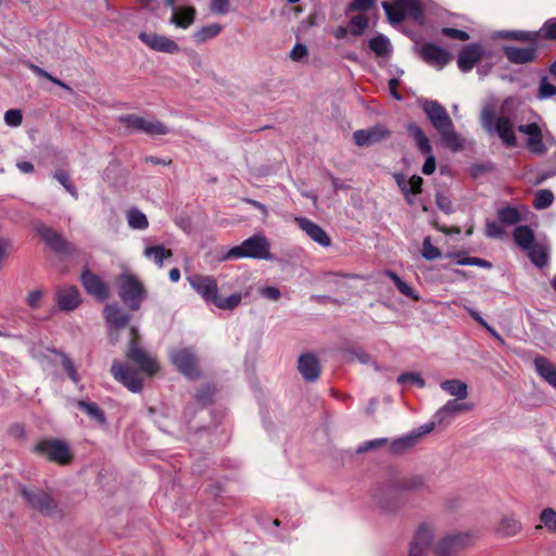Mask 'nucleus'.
<instances>
[{"mask_svg":"<svg viewBox=\"0 0 556 556\" xmlns=\"http://www.w3.org/2000/svg\"><path fill=\"white\" fill-rule=\"evenodd\" d=\"M351 33L355 36H359L368 26V17L364 14L354 15L351 21Z\"/></svg>","mask_w":556,"mask_h":556,"instance_id":"49","label":"nucleus"},{"mask_svg":"<svg viewBox=\"0 0 556 556\" xmlns=\"http://www.w3.org/2000/svg\"><path fill=\"white\" fill-rule=\"evenodd\" d=\"M422 433H410L395 439L390 443V452L395 455L403 454L413 448L419 441Z\"/></svg>","mask_w":556,"mask_h":556,"instance_id":"30","label":"nucleus"},{"mask_svg":"<svg viewBox=\"0 0 556 556\" xmlns=\"http://www.w3.org/2000/svg\"><path fill=\"white\" fill-rule=\"evenodd\" d=\"M440 387L450 395L455 396V400H465L468 397V387L462 380H444L441 382Z\"/></svg>","mask_w":556,"mask_h":556,"instance_id":"32","label":"nucleus"},{"mask_svg":"<svg viewBox=\"0 0 556 556\" xmlns=\"http://www.w3.org/2000/svg\"><path fill=\"white\" fill-rule=\"evenodd\" d=\"M455 256L457 257L456 264H458V265H475V266H480V267H485V268H490L492 266L491 263H489L488 261H485L483 258L471 257V256L460 257L458 254Z\"/></svg>","mask_w":556,"mask_h":556,"instance_id":"55","label":"nucleus"},{"mask_svg":"<svg viewBox=\"0 0 556 556\" xmlns=\"http://www.w3.org/2000/svg\"><path fill=\"white\" fill-rule=\"evenodd\" d=\"M77 407L84 410L90 418L94 419L99 424L105 422L104 413L96 403L80 400L77 401Z\"/></svg>","mask_w":556,"mask_h":556,"instance_id":"39","label":"nucleus"},{"mask_svg":"<svg viewBox=\"0 0 556 556\" xmlns=\"http://www.w3.org/2000/svg\"><path fill=\"white\" fill-rule=\"evenodd\" d=\"M504 229L500 224L493 220H488L485 225V235L489 238L497 239L504 236Z\"/></svg>","mask_w":556,"mask_h":556,"instance_id":"59","label":"nucleus"},{"mask_svg":"<svg viewBox=\"0 0 556 556\" xmlns=\"http://www.w3.org/2000/svg\"><path fill=\"white\" fill-rule=\"evenodd\" d=\"M493 132L497 134L506 147L514 148L517 146L514 122L510 117L504 115L496 117L495 124L493 126Z\"/></svg>","mask_w":556,"mask_h":556,"instance_id":"21","label":"nucleus"},{"mask_svg":"<svg viewBox=\"0 0 556 556\" xmlns=\"http://www.w3.org/2000/svg\"><path fill=\"white\" fill-rule=\"evenodd\" d=\"M386 276H388L396 286V288L399 289V291L415 300V301H418L419 300V296L415 293L414 289L408 286L404 280H402L397 275L396 273L392 271V270H386Z\"/></svg>","mask_w":556,"mask_h":556,"instance_id":"43","label":"nucleus"},{"mask_svg":"<svg viewBox=\"0 0 556 556\" xmlns=\"http://www.w3.org/2000/svg\"><path fill=\"white\" fill-rule=\"evenodd\" d=\"M540 520L548 532L556 531V510L553 508H545L541 511Z\"/></svg>","mask_w":556,"mask_h":556,"instance_id":"48","label":"nucleus"},{"mask_svg":"<svg viewBox=\"0 0 556 556\" xmlns=\"http://www.w3.org/2000/svg\"><path fill=\"white\" fill-rule=\"evenodd\" d=\"M434 533L435 529L431 523H421L409 543L408 556H428L433 551Z\"/></svg>","mask_w":556,"mask_h":556,"instance_id":"9","label":"nucleus"},{"mask_svg":"<svg viewBox=\"0 0 556 556\" xmlns=\"http://www.w3.org/2000/svg\"><path fill=\"white\" fill-rule=\"evenodd\" d=\"M368 45L377 56H387L391 52L390 41L382 35L371 38Z\"/></svg>","mask_w":556,"mask_h":556,"instance_id":"41","label":"nucleus"},{"mask_svg":"<svg viewBox=\"0 0 556 556\" xmlns=\"http://www.w3.org/2000/svg\"><path fill=\"white\" fill-rule=\"evenodd\" d=\"M424 179L420 176L414 175L408 179V199L417 195L422 191Z\"/></svg>","mask_w":556,"mask_h":556,"instance_id":"56","label":"nucleus"},{"mask_svg":"<svg viewBox=\"0 0 556 556\" xmlns=\"http://www.w3.org/2000/svg\"><path fill=\"white\" fill-rule=\"evenodd\" d=\"M173 10V14L169 18V23L176 25L177 27H180V28H188L189 26H191L194 22V17H195V9L193 7H185L182 9H177V7H175V9H172Z\"/></svg>","mask_w":556,"mask_h":556,"instance_id":"29","label":"nucleus"},{"mask_svg":"<svg viewBox=\"0 0 556 556\" xmlns=\"http://www.w3.org/2000/svg\"><path fill=\"white\" fill-rule=\"evenodd\" d=\"M21 493L27 501L28 505L40 514L48 517L59 515L58 503L49 493L38 489L28 490L26 488H23Z\"/></svg>","mask_w":556,"mask_h":556,"instance_id":"8","label":"nucleus"},{"mask_svg":"<svg viewBox=\"0 0 556 556\" xmlns=\"http://www.w3.org/2000/svg\"><path fill=\"white\" fill-rule=\"evenodd\" d=\"M58 305L62 311H74L81 302L80 293L75 286H65L56 292Z\"/></svg>","mask_w":556,"mask_h":556,"instance_id":"26","label":"nucleus"},{"mask_svg":"<svg viewBox=\"0 0 556 556\" xmlns=\"http://www.w3.org/2000/svg\"><path fill=\"white\" fill-rule=\"evenodd\" d=\"M521 530V522L513 516H504L497 527V531L503 536H514Z\"/></svg>","mask_w":556,"mask_h":556,"instance_id":"35","label":"nucleus"},{"mask_svg":"<svg viewBox=\"0 0 556 556\" xmlns=\"http://www.w3.org/2000/svg\"><path fill=\"white\" fill-rule=\"evenodd\" d=\"M514 239L526 251L535 243L534 233L528 226H518L514 231Z\"/></svg>","mask_w":556,"mask_h":556,"instance_id":"34","label":"nucleus"},{"mask_svg":"<svg viewBox=\"0 0 556 556\" xmlns=\"http://www.w3.org/2000/svg\"><path fill=\"white\" fill-rule=\"evenodd\" d=\"M420 56L430 65L443 67L450 60V53L441 47L433 43H426L420 48Z\"/></svg>","mask_w":556,"mask_h":556,"instance_id":"24","label":"nucleus"},{"mask_svg":"<svg viewBox=\"0 0 556 556\" xmlns=\"http://www.w3.org/2000/svg\"><path fill=\"white\" fill-rule=\"evenodd\" d=\"M497 217L501 224L513 226L521 220L520 212L516 207L505 206L497 211Z\"/></svg>","mask_w":556,"mask_h":556,"instance_id":"38","label":"nucleus"},{"mask_svg":"<svg viewBox=\"0 0 556 556\" xmlns=\"http://www.w3.org/2000/svg\"><path fill=\"white\" fill-rule=\"evenodd\" d=\"M554 194L548 189L539 190L533 199V206L536 210H544L549 207L553 204Z\"/></svg>","mask_w":556,"mask_h":556,"instance_id":"46","label":"nucleus"},{"mask_svg":"<svg viewBox=\"0 0 556 556\" xmlns=\"http://www.w3.org/2000/svg\"><path fill=\"white\" fill-rule=\"evenodd\" d=\"M131 341L128 346L127 357L136 363L140 369L147 372L149 376L155 374L159 370V365L154 358H152L143 349L138 346L136 341L137 329L130 328Z\"/></svg>","mask_w":556,"mask_h":556,"instance_id":"12","label":"nucleus"},{"mask_svg":"<svg viewBox=\"0 0 556 556\" xmlns=\"http://www.w3.org/2000/svg\"><path fill=\"white\" fill-rule=\"evenodd\" d=\"M103 314L108 325L115 330L125 328L130 320V315L117 304H108Z\"/></svg>","mask_w":556,"mask_h":556,"instance_id":"27","label":"nucleus"},{"mask_svg":"<svg viewBox=\"0 0 556 556\" xmlns=\"http://www.w3.org/2000/svg\"><path fill=\"white\" fill-rule=\"evenodd\" d=\"M407 131L413 138L416 147L422 154H430L432 152V147L429 142L428 137L419 126L413 123L408 124Z\"/></svg>","mask_w":556,"mask_h":556,"instance_id":"31","label":"nucleus"},{"mask_svg":"<svg viewBox=\"0 0 556 556\" xmlns=\"http://www.w3.org/2000/svg\"><path fill=\"white\" fill-rule=\"evenodd\" d=\"M484 55V49L481 45L470 43L465 46L457 59V64L460 71L469 72Z\"/></svg>","mask_w":556,"mask_h":556,"instance_id":"19","label":"nucleus"},{"mask_svg":"<svg viewBox=\"0 0 556 556\" xmlns=\"http://www.w3.org/2000/svg\"><path fill=\"white\" fill-rule=\"evenodd\" d=\"M376 0H353L349 5V11L365 12L368 11Z\"/></svg>","mask_w":556,"mask_h":556,"instance_id":"63","label":"nucleus"},{"mask_svg":"<svg viewBox=\"0 0 556 556\" xmlns=\"http://www.w3.org/2000/svg\"><path fill=\"white\" fill-rule=\"evenodd\" d=\"M442 34L446 37L457 39L460 41H467L469 39L468 33L460 30V29H456V28L444 27L442 29Z\"/></svg>","mask_w":556,"mask_h":556,"instance_id":"61","label":"nucleus"},{"mask_svg":"<svg viewBox=\"0 0 556 556\" xmlns=\"http://www.w3.org/2000/svg\"><path fill=\"white\" fill-rule=\"evenodd\" d=\"M54 178L65 188V190L75 199L78 198V192L75 186L71 182L70 176L64 170H56Z\"/></svg>","mask_w":556,"mask_h":556,"instance_id":"50","label":"nucleus"},{"mask_svg":"<svg viewBox=\"0 0 556 556\" xmlns=\"http://www.w3.org/2000/svg\"><path fill=\"white\" fill-rule=\"evenodd\" d=\"M382 8L392 24L401 23L407 17L417 20L421 9L417 0H394L393 3L383 2Z\"/></svg>","mask_w":556,"mask_h":556,"instance_id":"7","label":"nucleus"},{"mask_svg":"<svg viewBox=\"0 0 556 556\" xmlns=\"http://www.w3.org/2000/svg\"><path fill=\"white\" fill-rule=\"evenodd\" d=\"M541 31L543 33L544 38L556 40V18L546 21Z\"/></svg>","mask_w":556,"mask_h":556,"instance_id":"62","label":"nucleus"},{"mask_svg":"<svg viewBox=\"0 0 556 556\" xmlns=\"http://www.w3.org/2000/svg\"><path fill=\"white\" fill-rule=\"evenodd\" d=\"M533 364L538 375L556 389V365L544 356H536Z\"/></svg>","mask_w":556,"mask_h":556,"instance_id":"28","label":"nucleus"},{"mask_svg":"<svg viewBox=\"0 0 556 556\" xmlns=\"http://www.w3.org/2000/svg\"><path fill=\"white\" fill-rule=\"evenodd\" d=\"M528 255L531 260V262L538 266L543 267L547 263V250L546 248L541 243H534L531 248L528 250Z\"/></svg>","mask_w":556,"mask_h":556,"instance_id":"40","label":"nucleus"},{"mask_svg":"<svg viewBox=\"0 0 556 556\" xmlns=\"http://www.w3.org/2000/svg\"><path fill=\"white\" fill-rule=\"evenodd\" d=\"M298 226L316 243L324 248L331 245V239L327 232L317 224L306 217L295 218Z\"/></svg>","mask_w":556,"mask_h":556,"instance_id":"20","label":"nucleus"},{"mask_svg":"<svg viewBox=\"0 0 556 556\" xmlns=\"http://www.w3.org/2000/svg\"><path fill=\"white\" fill-rule=\"evenodd\" d=\"M119 122L131 130L143 132L149 136L167 135L169 129L166 125L155 118H144L136 114H125L119 117Z\"/></svg>","mask_w":556,"mask_h":556,"instance_id":"6","label":"nucleus"},{"mask_svg":"<svg viewBox=\"0 0 556 556\" xmlns=\"http://www.w3.org/2000/svg\"><path fill=\"white\" fill-rule=\"evenodd\" d=\"M472 543V536L469 533L448 534L439 540L433 546L435 556H455L456 553L466 548Z\"/></svg>","mask_w":556,"mask_h":556,"instance_id":"10","label":"nucleus"},{"mask_svg":"<svg viewBox=\"0 0 556 556\" xmlns=\"http://www.w3.org/2000/svg\"><path fill=\"white\" fill-rule=\"evenodd\" d=\"M388 443H389V440L387 438L369 440V441L364 442L362 445H359L356 450V453L362 454V453L375 451L377 448L386 446Z\"/></svg>","mask_w":556,"mask_h":556,"instance_id":"51","label":"nucleus"},{"mask_svg":"<svg viewBox=\"0 0 556 556\" xmlns=\"http://www.w3.org/2000/svg\"><path fill=\"white\" fill-rule=\"evenodd\" d=\"M211 10L216 14H226L229 11V0H211Z\"/></svg>","mask_w":556,"mask_h":556,"instance_id":"64","label":"nucleus"},{"mask_svg":"<svg viewBox=\"0 0 556 556\" xmlns=\"http://www.w3.org/2000/svg\"><path fill=\"white\" fill-rule=\"evenodd\" d=\"M191 287L208 303H215L218 296V287L215 278L211 276H193L189 278Z\"/></svg>","mask_w":556,"mask_h":556,"instance_id":"17","label":"nucleus"},{"mask_svg":"<svg viewBox=\"0 0 556 556\" xmlns=\"http://www.w3.org/2000/svg\"><path fill=\"white\" fill-rule=\"evenodd\" d=\"M251 257L257 260H270L268 240L262 235H255L244 240L240 245L231 248L225 258L235 260Z\"/></svg>","mask_w":556,"mask_h":556,"instance_id":"4","label":"nucleus"},{"mask_svg":"<svg viewBox=\"0 0 556 556\" xmlns=\"http://www.w3.org/2000/svg\"><path fill=\"white\" fill-rule=\"evenodd\" d=\"M353 137L357 146L368 147L389 138L390 130L386 126L377 124L368 129L356 130Z\"/></svg>","mask_w":556,"mask_h":556,"instance_id":"15","label":"nucleus"},{"mask_svg":"<svg viewBox=\"0 0 556 556\" xmlns=\"http://www.w3.org/2000/svg\"><path fill=\"white\" fill-rule=\"evenodd\" d=\"M36 231L54 252L64 255H73L77 252L76 247L53 228L39 224L36 226Z\"/></svg>","mask_w":556,"mask_h":556,"instance_id":"11","label":"nucleus"},{"mask_svg":"<svg viewBox=\"0 0 556 556\" xmlns=\"http://www.w3.org/2000/svg\"><path fill=\"white\" fill-rule=\"evenodd\" d=\"M422 110L441 137L443 146L452 152L464 149L463 138L455 131L454 124L445 108L435 100H426Z\"/></svg>","mask_w":556,"mask_h":556,"instance_id":"1","label":"nucleus"},{"mask_svg":"<svg viewBox=\"0 0 556 556\" xmlns=\"http://www.w3.org/2000/svg\"><path fill=\"white\" fill-rule=\"evenodd\" d=\"M81 283L88 294L99 301H105L110 293L106 283L89 269H85L80 277Z\"/></svg>","mask_w":556,"mask_h":556,"instance_id":"16","label":"nucleus"},{"mask_svg":"<svg viewBox=\"0 0 556 556\" xmlns=\"http://www.w3.org/2000/svg\"><path fill=\"white\" fill-rule=\"evenodd\" d=\"M176 368L189 378L199 377L198 362L194 353L189 349H181L170 354Z\"/></svg>","mask_w":556,"mask_h":556,"instance_id":"14","label":"nucleus"},{"mask_svg":"<svg viewBox=\"0 0 556 556\" xmlns=\"http://www.w3.org/2000/svg\"><path fill=\"white\" fill-rule=\"evenodd\" d=\"M393 178H394L396 185L399 186V188L401 189L403 195L405 197V200L407 201V203L410 205L414 204V200L408 199V179H406V177L401 173H395L393 175Z\"/></svg>","mask_w":556,"mask_h":556,"instance_id":"58","label":"nucleus"},{"mask_svg":"<svg viewBox=\"0 0 556 556\" xmlns=\"http://www.w3.org/2000/svg\"><path fill=\"white\" fill-rule=\"evenodd\" d=\"M504 54L510 63L527 64L533 62L538 56V43L527 48L505 47Z\"/></svg>","mask_w":556,"mask_h":556,"instance_id":"22","label":"nucleus"},{"mask_svg":"<svg viewBox=\"0 0 556 556\" xmlns=\"http://www.w3.org/2000/svg\"><path fill=\"white\" fill-rule=\"evenodd\" d=\"M498 37L503 39L517 40L522 42H529L530 45L538 43L540 34L535 31L525 30H506L498 33Z\"/></svg>","mask_w":556,"mask_h":556,"instance_id":"33","label":"nucleus"},{"mask_svg":"<svg viewBox=\"0 0 556 556\" xmlns=\"http://www.w3.org/2000/svg\"><path fill=\"white\" fill-rule=\"evenodd\" d=\"M397 382L400 384L414 383V384H417L419 388H424L425 384H426L425 380L422 379V377L418 372H404V374H401L397 377Z\"/></svg>","mask_w":556,"mask_h":556,"instance_id":"53","label":"nucleus"},{"mask_svg":"<svg viewBox=\"0 0 556 556\" xmlns=\"http://www.w3.org/2000/svg\"><path fill=\"white\" fill-rule=\"evenodd\" d=\"M220 31L222 26L219 24H210L197 30L193 34V38L197 42L202 43L208 39L216 37Z\"/></svg>","mask_w":556,"mask_h":556,"instance_id":"42","label":"nucleus"},{"mask_svg":"<svg viewBox=\"0 0 556 556\" xmlns=\"http://www.w3.org/2000/svg\"><path fill=\"white\" fill-rule=\"evenodd\" d=\"M118 295L131 311H138L146 298L142 282L130 273H123L118 278Z\"/></svg>","mask_w":556,"mask_h":556,"instance_id":"3","label":"nucleus"},{"mask_svg":"<svg viewBox=\"0 0 556 556\" xmlns=\"http://www.w3.org/2000/svg\"><path fill=\"white\" fill-rule=\"evenodd\" d=\"M241 301H242L241 293H233L226 298L218 295L214 305L223 311H231V309H235L241 303Z\"/></svg>","mask_w":556,"mask_h":556,"instance_id":"45","label":"nucleus"},{"mask_svg":"<svg viewBox=\"0 0 556 556\" xmlns=\"http://www.w3.org/2000/svg\"><path fill=\"white\" fill-rule=\"evenodd\" d=\"M31 452L47 460L66 466L73 460V453L70 445L60 439L39 440L31 448Z\"/></svg>","mask_w":556,"mask_h":556,"instance_id":"2","label":"nucleus"},{"mask_svg":"<svg viewBox=\"0 0 556 556\" xmlns=\"http://www.w3.org/2000/svg\"><path fill=\"white\" fill-rule=\"evenodd\" d=\"M556 94V87L547 81V78L544 77L541 79L540 88H539V97L541 99H547Z\"/></svg>","mask_w":556,"mask_h":556,"instance_id":"60","label":"nucleus"},{"mask_svg":"<svg viewBox=\"0 0 556 556\" xmlns=\"http://www.w3.org/2000/svg\"><path fill=\"white\" fill-rule=\"evenodd\" d=\"M114 379L123 383L131 392H140L142 379L139 374L128 365L114 361L111 367Z\"/></svg>","mask_w":556,"mask_h":556,"instance_id":"13","label":"nucleus"},{"mask_svg":"<svg viewBox=\"0 0 556 556\" xmlns=\"http://www.w3.org/2000/svg\"><path fill=\"white\" fill-rule=\"evenodd\" d=\"M397 488L401 491L419 492L427 489L426 480L421 476H413L399 481Z\"/></svg>","mask_w":556,"mask_h":556,"instance_id":"37","label":"nucleus"},{"mask_svg":"<svg viewBox=\"0 0 556 556\" xmlns=\"http://www.w3.org/2000/svg\"><path fill=\"white\" fill-rule=\"evenodd\" d=\"M298 369L306 381H316L320 375V364L318 358L312 354L306 353L299 357Z\"/></svg>","mask_w":556,"mask_h":556,"instance_id":"25","label":"nucleus"},{"mask_svg":"<svg viewBox=\"0 0 556 556\" xmlns=\"http://www.w3.org/2000/svg\"><path fill=\"white\" fill-rule=\"evenodd\" d=\"M496 117L491 109H483L481 113V124L484 130L489 134H493V126Z\"/></svg>","mask_w":556,"mask_h":556,"instance_id":"54","label":"nucleus"},{"mask_svg":"<svg viewBox=\"0 0 556 556\" xmlns=\"http://www.w3.org/2000/svg\"><path fill=\"white\" fill-rule=\"evenodd\" d=\"M421 254L429 261L437 260L441 256L440 250L431 243L430 237H426L424 239Z\"/></svg>","mask_w":556,"mask_h":556,"instance_id":"52","label":"nucleus"},{"mask_svg":"<svg viewBox=\"0 0 556 556\" xmlns=\"http://www.w3.org/2000/svg\"><path fill=\"white\" fill-rule=\"evenodd\" d=\"M139 39L150 49L159 52L174 54L179 51V46L174 40L154 33L142 31L139 34Z\"/></svg>","mask_w":556,"mask_h":556,"instance_id":"18","label":"nucleus"},{"mask_svg":"<svg viewBox=\"0 0 556 556\" xmlns=\"http://www.w3.org/2000/svg\"><path fill=\"white\" fill-rule=\"evenodd\" d=\"M4 121L9 126L17 127L22 124L23 115L20 110L11 109L4 113Z\"/></svg>","mask_w":556,"mask_h":556,"instance_id":"57","label":"nucleus"},{"mask_svg":"<svg viewBox=\"0 0 556 556\" xmlns=\"http://www.w3.org/2000/svg\"><path fill=\"white\" fill-rule=\"evenodd\" d=\"M143 254L146 257L153 260L159 267L163 266L165 258L172 257L173 255L172 251L165 249L163 245L148 247Z\"/></svg>","mask_w":556,"mask_h":556,"instance_id":"36","label":"nucleus"},{"mask_svg":"<svg viewBox=\"0 0 556 556\" xmlns=\"http://www.w3.org/2000/svg\"><path fill=\"white\" fill-rule=\"evenodd\" d=\"M61 355V365L65 372L67 374L68 378L75 383L78 384L80 381V376L77 372V367L74 363V361L64 353H60Z\"/></svg>","mask_w":556,"mask_h":556,"instance_id":"47","label":"nucleus"},{"mask_svg":"<svg viewBox=\"0 0 556 556\" xmlns=\"http://www.w3.org/2000/svg\"><path fill=\"white\" fill-rule=\"evenodd\" d=\"M472 409L469 403H459L458 400H448L442 407L434 414L435 422L439 425L448 424L451 417L457 414Z\"/></svg>","mask_w":556,"mask_h":556,"instance_id":"23","label":"nucleus"},{"mask_svg":"<svg viewBox=\"0 0 556 556\" xmlns=\"http://www.w3.org/2000/svg\"><path fill=\"white\" fill-rule=\"evenodd\" d=\"M517 129L527 136L526 146L531 153L540 156L547 153L553 141L548 130H543L538 123L521 124Z\"/></svg>","mask_w":556,"mask_h":556,"instance_id":"5","label":"nucleus"},{"mask_svg":"<svg viewBox=\"0 0 556 556\" xmlns=\"http://www.w3.org/2000/svg\"><path fill=\"white\" fill-rule=\"evenodd\" d=\"M128 225L132 229H146L149 226L147 216L137 208H131L127 213Z\"/></svg>","mask_w":556,"mask_h":556,"instance_id":"44","label":"nucleus"}]
</instances>
